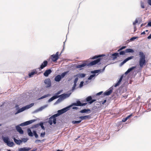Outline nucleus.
Returning a JSON list of instances; mask_svg holds the SVG:
<instances>
[{"label":"nucleus","mask_w":151,"mask_h":151,"mask_svg":"<svg viewBox=\"0 0 151 151\" xmlns=\"http://www.w3.org/2000/svg\"><path fill=\"white\" fill-rule=\"evenodd\" d=\"M147 3L149 5L151 6V0H148Z\"/></svg>","instance_id":"69168bd1"},{"label":"nucleus","mask_w":151,"mask_h":151,"mask_svg":"<svg viewBox=\"0 0 151 151\" xmlns=\"http://www.w3.org/2000/svg\"><path fill=\"white\" fill-rule=\"evenodd\" d=\"M125 52V50H123V51H120V52H119V54L120 55H124L125 54V53H126Z\"/></svg>","instance_id":"79ce46f5"},{"label":"nucleus","mask_w":151,"mask_h":151,"mask_svg":"<svg viewBox=\"0 0 151 151\" xmlns=\"http://www.w3.org/2000/svg\"><path fill=\"white\" fill-rule=\"evenodd\" d=\"M136 67H137L136 66H134L132 67L131 68H129L125 72V74L126 75H127L129 73H130L131 71H132V70H133L134 69L136 68Z\"/></svg>","instance_id":"dca6fc26"},{"label":"nucleus","mask_w":151,"mask_h":151,"mask_svg":"<svg viewBox=\"0 0 151 151\" xmlns=\"http://www.w3.org/2000/svg\"><path fill=\"white\" fill-rule=\"evenodd\" d=\"M44 83L46 85V87L47 88L50 87L51 86V83L50 79L47 78L45 79L44 81Z\"/></svg>","instance_id":"1a4fd4ad"},{"label":"nucleus","mask_w":151,"mask_h":151,"mask_svg":"<svg viewBox=\"0 0 151 151\" xmlns=\"http://www.w3.org/2000/svg\"><path fill=\"white\" fill-rule=\"evenodd\" d=\"M151 27V21L148 23L147 24V25L146 27Z\"/></svg>","instance_id":"052dcab7"},{"label":"nucleus","mask_w":151,"mask_h":151,"mask_svg":"<svg viewBox=\"0 0 151 151\" xmlns=\"http://www.w3.org/2000/svg\"><path fill=\"white\" fill-rule=\"evenodd\" d=\"M134 57L133 56H131L130 57H129L126 59H125V60L126 61V62H127L128 60H130L133 58Z\"/></svg>","instance_id":"c03bdc74"},{"label":"nucleus","mask_w":151,"mask_h":151,"mask_svg":"<svg viewBox=\"0 0 151 151\" xmlns=\"http://www.w3.org/2000/svg\"><path fill=\"white\" fill-rule=\"evenodd\" d=\"M78 80V78L77 77L75 78L74 81V84L72 87V91H73L75 89V88L77 85V83Z\"/></svg>","instance_id":"4468645a"},{"label":"nucleus","mask_w":151,"mask_h":151,"mask_svg":"<svg viewBox=\"0 0 151 151\" xmlns=\"http://www.w3.org/2000/svg\"><path fill=\"white\" fill-rule=\"evenodd\" d=\"M106 99L104 100V101H101L100 102L101 104L102 105H103L106 102Z\"/></svg>","instance_id":"6e6d98bb"},{"label":"nucleus","mask_w":151,"mask_h":151,"mask_svg":"<svg viewBox=\"0 0 151 151\" xmlns=\"http://www.w3.org/2000/svg\"><path fill=\"white\" fill-rule=\"evenodd\" d=\"M86 66H87V64L83 63L81 64L77 65L76 67V68H81L83 67H84Z\"/></svg>","instance_id":"393cba45"},{"label":"nucleus","mask_w":151,"mask_h":151,"mask_svg":"<svg viewBox=\"0 0 151 151\" xmlns=\"http://www.w3.org/2000/svg\"><path fill=\"white\" fill-rule=\"evenodd\" d=\"M141 6L142 8H145V4L142 1H141Z\"/></svg>","instance_id":"49530a36"},{"label":"nucleus","mask_w":151,"mask_h":151,"mask_svg":"<svg viewBox=\"0 0 151 151\" xmlns=\"http://www.w3.org/2000/svg\"><path fill=\"white\" fill-rule=\"evenodd\" d=\"M138 37H132V38H131L130 39V41H134V40L136 39H137L138 38Z\"/></svg>","instance_id":"a18cd8bd"},{"label":"nucleus","mask_w":151,"mask_h":151,"mask_svg":"<svg viewBox=\"0 0 151 151\" xmlns=\"http://www.w3.org/2000/svg\"><path fill=\"white\" fill-rule=\"evenodd\" d=\"M58 98V96H57L56 95H54L50 99L48 100V102H50L52 101H53L54 99Z\"/></svg>","instance_id":"c756f323"},{"label":"nucleus","mask_w":151,"mask_h":151,"mask_svg":"<svg viewBox=\"0 0 151 151\" xmlns=\"http://www.w3.org/2000/svg\"><path fill=\"white\" fill-rule=\"evenodd\" d=\"M47 105H44L43 106H41L39 108L36 109L35 110L34 112V113H37L39 111H42L43 109H45L47 106Z\"/></svg>","instance_id":"9b49d317"},{"label":"nucleus","mask_w":151,"mask_h":151,"mask_svg":"<svg viewBox=\"0 0 151 151\" xmlns=\"http://www.w3.org/2000/svg\"><path fill=\"white\" fill-rule=\"evenodd\" d=\"M39 124H38L34 125L32 127V128H37L39 126Z\"/></svg>","instance_id":"8fccbe9b"},{"label":"nucleus","mask_w":151,"mask_h":151,"mask_svg":"<svg viewBox=\"0 0 151 151\" xmlns=\"http://www.w3.org/2000/svg\"><path fill=\"white\" fill-rule=\"evenodd\" d=\"M112 56L111 57V58H112V60H115L117 57H119V53L118 52H115L112 54L111 55Z\"/></svg>","instance_id":"a211bd4d"},{"label":"nucleus","mask_w":151,"mask_h":151,"mask_svg":"<svg viewBox=\"0 0 151 151\" xmlns=\"http://www.w3.org/2000/svg\"><path fill=\"white\" fill-rule=\"evenodd\" d=\"M147 39H151V33L150 35L147 37Z\"/></svg>","instance_id":"774afa93"},{"label":"nucleus","mask_w":151,"mask_h":151,"mask_svg":"<svg viewBox=\"0 0 151 151\" xmlns=\"http://www.w3.org/2000/svg\"><path fill=\"white\" fill-rule=\"evenodd\" d=\"M37 73V71L35 70V71L33 70L32 72L29 73V77H31L33 75Z\"/></svg>","instance_id":"c85d7f7f"},{"label":"nucleus","mask_w":151,"mask_h":151,"mask_svg":"<svg viewBox=\"0 0 151 151\" xmlns=\"http://www.w3.org/2000/svg\"><path fill=\"white\" fill-rule=\"evenodd\" d=\"M50 95L49 94H47L44 95L43 96H41L39 99H43L44 98H45L46 97H48L49 96H50Z\"/></svg>","instance_id":"a19ab883"},{"label":"nucleus","mask_w":151,"mask_h":151,"mask_svg":"<svg viewBox=\"0 0 151 151\" xmlns=\"http://www.w3.org/2000/svg\"><path fill=\"white\" fill-rule=\"evenodd\" d=\"M101 69H98V70H94V71H95V74L99 72H100V71H101Z\"/></svg>","instance_id":"5fc2aeb1"},{"label":"nucleus","mask_w":151,"mask_h":151,"mask_svg":"<svg viewBox=\"0 0 151 151\" xmlns=\"http://www.w3.org/2000/svg\"><path fill=\"white\" fill-rule=\"evenodd\" d=\"M132 116V114H131L127 116L125 118H123L122 119V121L123 122H125L128 119H129Z\"/></svg>","instance_id":"473e14b6"},{"label":"nucleus","mask_w":151,"mask_h":151,"mask_svg":"<svg viewBox=\"0 0 151 151\" xmlns=\"http://www.w3.org/2000/svg\"><path fill=\"white\" fill-rule=\"evenodd\" d=\"M69 72V71H66L65 72H64L63 73H62L60 75V76L61 77V78L62 79L63 78H64L65 76Z\"/></svg>","instance_id":"2f4dec72"},{"label":"nucleus","mask_w":151,"mask_h":151,"mask_svg":"<svg viewBox=\"0 0 151 151\" xmlns=\"http://www.w3.org/2000/svg\"><path fill=\"white\" fill-rule=\"evenodd\" d=\"M60 115L58 113L51 116L49 118L48 123L50 125H52V124H55L56 123V117Z\"/></svg>","instance_id":"7ed1b4c3"},{"label":"nucleus","mask_w":151,"mask_h":151,"mask_svg":"<svg viewBox=\"0 0 151 151\" xmlns=\"http://www.w3.org/2000/svg\"><path fill=\"white\" fill-rule=\"evenodd\" d=\"M59 52H57L55 54H53L51 56V58L52 61L53 62H55L57 61L59 58L58 55Z\"/></svg>","instance_id":"20e7f679"},{"label":"nucleus","mask_w":151,"mask_h":151,"mask_svg":"<svg viewBox=\"0 0 151 151\" xmlns=\"http://www.w3.org/2000/svg\"><path fill=\"white\" fill-rule=\"evenodd\" d=\"M76 104L77 105V106H81V101H76Z\"/></svg>","instance_id":"de8ad7c7"},{"label":"nucleus","mask_w":151,"mask_h":151,"mask_svg":"<svg viewBox=\"0 0 151 151\" xmlns=\"http://www.w3.org/2000/svg\"><path fill=\"white\" fill-rule=\"evenodd\" d=\"M7 145L10 147H12L14 145V144L13 142H11L10 141L6 144Z\"/></svg>","instance_id":"72a5a7b5"},{"label":"nucleus","mask_w":151,"mask_h":151,"mask_svg":"<svg viewBox=\"0 0 151 151\" xmlns=\"http://www.w3.org/2000/svg\"><path fill=\"white\" fill-rule=\"evenodd\" d=\"M39 126H40L41 127L42 129H45V128L43 125V123L42 122H40L39 123Z\"/></svg>","instance_id":"37998d69"},{"label":"nucleus","mask_w":151,"mask_h":151,"mask_svg":"<svg viewBox=\"0 0 151 151\" xmlns=\"http://www.w3.org/2000/svg\"><path fill=\"white\" fill-rule=\"evenodd\" d=\"M86 101L89 104H91L93 103L96 101V100L95 99H92L91 96H89L86 98Z\"/></svg>","instance_id":"0eeeda50"},{"label":"nucleus","mask_w":151,"mask_h":151,"mask_svg":"<svg viewBox=\"0 0 151 151\" xmlns=\"http://www.w3.org/2000/svg\"><path fill=\"white\" fill-rule=\"evenodd\" d=\"M27 132L28 135L30 137H32L33 136V134L31 130L29 129L28 128L27 129Z\"/></svg>","instance_id":"7c9ffc66"},{"label":"nucleus","mask_w":151,"mask_h":151,"mask_svg":"<svg viewBox=\"0 0 151 151\" xmlns=\"http://www.w3.org/2000/svg\"><path fill=\"white\" fill-rule=\"evenodd\" d=\"M113 88L112 87H111L108 90L104 92L103 95L105 96H109L110 95L112 92Z\"/></svg>","instance_id":"423d86ee"},{"label":"nucleus","mask_w":151,"mask_h":151,"mask_svg":"<svg viewBox=\"0 0 151 151\" xmlns=\"http://www.w3.org/2000/svg\"><path fill=\"white\" fill-rule=\"evenodd\" d=\"M36 121L35 119L31 120L29 121H27L24 122L23 123H22L19 124L18 125L19 127L20 126H24L29 124L33 122H35Z\"/></svg>","instance_id":"39448f33"},{"label":"nucleus","mask_w":151,"mask_h":151,"mask_svg":"<svg viewBox=\"0 0 151 151\" xmlns=\"http://www.w3.org/2000/svg\"><path fill=\"white\" fill-rule=\"evenodd\" d=\"M73 106H77V105L76 104V103H72L71 105L67 106L68 108L69 109V110L70 109V108Z\"/></svg>","instance_id":"58836bf2"},{"label":"nucleus","mask_w":151,"mask_h":151,"mask_svg":"<svg viewBox=\"0 0 151 151\" xmlns=\"http://www.w3.org/2000/svg\"><path fill=\"white\" fill-rule=\"evenodd\" d=\"M51 72L52 70L50 69L47 70L44 73V75L45 77H47Z\"/></svg>","instance_id":"6ab92c4d"},{"label":"nucleus","mask_w":151,"mask_h":151,"mask_svg":"<svg viewBox=\"0 0 151 151\" xmlns=\"http://www.w3.org/2000/svg\"><path fill=\"white\" fill-rule=\"evenodd\" d=\"M106 65L104 66L102 70H101V71H100V72H102V73L104 71L105 68L106 67Z\"/></svg>","instance_id":"bf43d9fd"},{"label":"nucleus","mask_w":151,"mask_h":151,"mask_svg":"<svg viewBox=\"0 0 151 151\" xmlns=\"http://www.w3.org/2000/svg\"><path fill=\"white\" fill-rule=\"evenodd\" d=\"M26 109V107H25V106H23V107H22V108H21V109L18 110V111H17V112H16L15 113V114H17L21 112L24 111Z\"/></svg>","instance_id":"5701e85b"},{"label":"nucleus","mask_w":151,"mask_h":151,"mask_svg":"<svg viewBox=\"0 0 151 151\" xmlns=\"http://www.w3.org/2000/svg\"><path fill=\"white\" fill-rule=\"evenodd\" d=\"M62 92V91H58L56 93L55 95H56L57 96H59V95H58L59 94H60Z\"/></svg>","instance_id":"3c124183"},{"label":"nucleus","mask_w":151,"mask_h":151,"mask_svg":"<svg viewBox=\"0 0 151 151\" xmlns=\"http://www.w3.org/2000/svg\"><path fill=\"white\" fill-rule=\"evenodd\" d=\"M103 92V91H100V92L97 93L96 94V95L97 96H99V95H101L102 94Z\"/></svg>","instance_id":"680f3d73"},{"label":"nucleus","mask_w":151,"mask_h":151,"mask_svg":"<svg viewBox=\"0 0 151 151\" xmlns=\"http://www.w3.org/2000/svg\"><path fill=\"white\" fill-rule=\"evenodd\" d=\"M126 53H133L134 52V50L131 49H127L125 50Z\"/></svg>","instance_id":"f704fd0d"},{"label":"nucleus","mask_w":151,"mask_h":151,"mask_svg":"<svg viewBox=\"0 0 151 151\" xmlns=\"http://www.w3.org/2000/svg\"><path fill=\"white\" fill-rule=\"evenodd\" d=\"M81 122V120H79L78 121H73L72 122V124H78L80 123Z\"/></svg>","instance_id":"ea45409f"},{"label":"nucleus","mask_w":151,"mask_h":151,"mask_svg":"<svg viewBox=\"0 0 151 151\" xmlns=\"http://www.w3.org/2000/svg\"><path fill=\"white\" fill-rule=\"evenodd\" d=\"M26 109V107H25V106H23V107H22V108H21V109L18 110V111H17V112H16L15 113V114H17L21 112L24 111Z\"/></svg>","instance_id":"4be33fe9"},{"label":"nucleus","mask_w":151,"mask_h":151,"mask_svg":"<svg viewBox=\"0 0 151 151\" xmlns=\"http://www.w3.org/2000/svg\"><path fill=\"white\" fill-rule=\"evenodd\" d=\"M91 115H85L84 116H81L79 117V118L81 119V121L82 120H86L88 119L91 118Z\"/></svg>","instance_id":"ddd939ff"},{"label":"nucleus","mask_w":151,"mask_h":151,"mask_svg":"<svg viewBox=\"0 0 151 151\" xmlns=\"http://www.w3.org/2000/svg\"><path fill=\"white\" fill-rule=\"evenodd\" d=\"M123 75H122L121 76L120 78H119V80L115 84V85L114 86L115 87H116L120 85L121 82L123 79Z\"/></svg>","instance_id":"f3484780"},{"label":"nucleus","mask_w":151,"mask_h":151,"mask_svg":"<svg viewBox=\"0 0 151 151\" xmlns=\"http://www.w3.org/2000/svg\"><path fill=\"white\" fill-rule=\"evenodd\" d=\"M58 96V98L59 97H60L58 100H57L55 103L54 104V105H55L56 104H57L60 103L62 102L63 100V99L61 96Z\"/></svg>","instance_id":"aec40b11"},{"label":"nucleus","mask_w":151,"mask_h":151,"mask_svg":"<svg viewBox=\"0 0 151 151\" xmlns=\"http://www.w3.org/2000/svg\"><path fill=\"white\" fill-rule=\"evenodd\" d=\"M90 111L91 110L89 109H84L81 110V111H80V112L82 113H87L88 111Z\"/></svg>","instance_id":"cd10ccee"},{"label":"nucleus","mask_w":151,"mask_h":151,"mask_svg":"<svg viewBox=\"0 0 151 151\" xmlns=\"http://www.w3.org/2000/svg\"><path fill=\"white\" fill-rule=\"evenodd\" d=\"M34 104V103H31L29 105H28L25 106V107H26V109H29L31 107H32L33 106Z\"/></svg>","instance_id":"c9c22d12"},{"label":"nucleus","mask_w":151,"mask_h":151,"mask_svg":"<svg viewBox=\"0 0 151 151\" xmlns=\"http://www.w3.org/2000/svg\"><path fill=\"white\" fill-rule=\"evenodd\" d=\"M127 62L125 60H124L123 62H122L120 64V66H122V65L124 64L125 63Z\"/></svg>","instance_id":"603ef678"},{"label":"nucleus","mask_w":151,"mask_h":151,"mask_svg":"<svg viewBox=\"0 0 151 151\" xmlns=\"http://www.w3.org/2000/svg\"><path fill=\"white\" fill-rule=\"evenodd\" d=\"M40 142V140H39V139H37L36 140H35V143H38V142Z\"/></svg>","instance_id":"e2e57ef3"},{"label":"nucleus","mask_w":151,"mask_h":151,"mask_svg":"<svg viewBox=\"0 0 151 151\" xmlns=\"http://www.w3.org/2000/svg\"><path fill=\"white\" fill-rule=\"evenodd\" d=\"M87 104V103H81V106H85Z\"/></svg>","instance_id":"0e129e2a"},{"label":"nucleus","mask_w":151,"mask_h":151,"mask_svg":"<svg viewBox=\"0 0 151 151\" xmlns=\"http://www.w3.org/2000/svg\"><path fill=\"white\" fill-rule=\"evenodd\" d=\"M139 65L140 68H142L143 66L146 64V61L145 60V55L142 51L139 52Z\"/></svg>","instance_id":"f03ea898"},{"label":"nucleus","mask_w":151,"mask_h":151,"mask_svg":"<svg viewBox=\"0 0 151 151\" xmlns=\"http://www.w3.org/2000/svg\"><path fill=\"white\" fill-rule=\"evenodd\" d=\"M16 129L18 132L20 134H22L24 133V131L19 125H17L15 127Z\"/></svg>","instance_id":"2eb2a0df"},{"label":"nucleus","mask_w":151,"mask_h":151,"mask_svg":"<svg viewBox=\"0 0 151 151\" xmlns=\"http://www.w3.org/2000/svg\"><path fill=\"white\" fill-rule=\"evenodd\" d=\"M45 135V132H44L43 133H42L40 134V137H44Z\"/></svg>","instance_id":"864d4df0"},{"label":"nucleus","mask_w":151,"mask_h":151,"mask_svg":"<svg viewBox=\"0 0 151 151\" xmlns=\"http://www.w3.org/2000/svg\"><path fill=\"white\" fill-rule=\"evenodd\" d=\"M13 139L14 142L16 144L18 145H20L21 143L22 142V140L20 139H17L15 137H14Z\"/></svg>","instance_id":"b1692460"},{"label":"nucleus","mask_w":151,"mask_h":151,"mask_svg":"<svg viewBox=\"0 0 151 151\" xmlns=\"http://www.w3.org/2000/svg\"><path fill=\"white\" fill-rule=\"evenodd\" d=\"M95 74H93L92 75H91L88 78V80H91L93 79V78H95L94 77L95 76Z\"/></svg>","instance_id":"4c0bfd02"},{"label":"nucleus","mask_w":151,"mask_h":151,"mask_svg":"<svg viewBox=\"0 0 151 151\" xmlns=\"http://www.w3.org/2000/svg\"><path fill=\"white\" fill-rule=\"evenodd\" d=\"M71 94V93H64L60 95L59 96H61L63 99L64 100V99L69 97Z\"/></svg>","instance_id":"f8f14e48"},{"label":"nucleus","mask_w":151,"mask_h":151,"mask_svg":"<svg viewBox=\"0 0 151 151\" xmlns=\"http://www.w3.org/2000/svg\"><path fill=\"white\" fill-rule=\"evenodd\" d=\"M86 75L85 73H80L78 74H76V75H75L74 76V77H78L79 78H84L85 77Z\"/></svg>","instance_id":"bb28decb"},{"label":"nucleus","mask_w":151,"mask_h":151,"mask_svg":"<svg viewBox=\"0 0 151 151\" xmlns=\"http://www.w3.org/2000/svg\"><path fill=\"white\" fill-rule=\"evenodd\" d=\"M69 109L68 108L67 106L63 109H61L58 110V113L60 115L62 114L65 113Z\"/></svg>","instance_id":"6e6552de"},{"label":"nucleus","mask_w":151,"mask_h":151,"mask_svg":"<svg viewBox=\"0 0 151 151\" xmlns=\"http://www.w3.org/2000/svg\"><path fill=\"white\" fill-rule=\"evenodd\" d=\"M84 82L83 81H82L81 82L80 84L79 87L80 88H81L82 87L83 85Z\"/></svg>","instance_id":"09e8293b"},{"label":"nucleus","mask_w":151,"mask_h":151,"mask_svg":"<svg viewBox=\"0 0 151 151\" xmlns=\"http://www.w3.org/2000/svg\"><path fill=\"white\" fill-rule=\"evenodd\" d=\"M62 78L60 76V75H58L55 78L54 80L55 81L57 82H60Z\"/></svg>","instance_id":"a878e982"},{"label":"nucleus","mask_w":151,"mask_h":151,"mask_svg":"<svg viewBox=\"0 0 151 151\" xmlns=\"http://www.w3.org/2000/svg\"><path fill=\"white\" fill-rule=\"evenodd\" d=\"M138 23V20L137 19H136L135 21L133 23V24L134 25H135L136 24Z\"/></svg>","instance_id":"4d7b16f0"},{"label":"nucleus","mask_w":151,"mask_h":151,"mask_svg":"<svg viewBox=\"0 0 151 151\" xmlns=\"http://www.w3.org/2000/svg\"><path fill=\"white\" fill-rule=\"evenodd\" d=\"M4 142L7 144L9 141V139L8 137H4L3 138Z\"/></svg>","instance_id":"e433bc0d"},{"label":"nucleus","mask_w":151,"mask_h":151,"mask_svg":"<svg viewBox=\"0 0 151 151\" xmlns=\"http://www.w3.org/2000/svg\"><path fill=\"white\" fill-rule=\"evenodd\" d=\"M126 46H122V47L120 48L121 49V50H122L123 49H124L125 48H126Z\"/></svg>","instance_id":"338daca9"},{"label":"nucleus","mask_w":151,"mask_h":151,"mask_svg":"<svg viewBox=\"0 0 151 151\" xmlns=\"http://www.w3.org/2000/svg\"><path fill=\"white\" fill-rule=\"evenodd\" d=\"M105 55L104 54H102L99 55H96L93 56L91 58V59H97L95 60L91 61L89 63L87 64V66H92L98 63H99L101 59V58H100L104 56Z\"/></svg>","instance_id":"f257e3e1"},{"label":"nucleus","mask_w":151,"mask_h":151,"mask_svg":"<svg viewBox=\"0 0 151 151\" xmlns=\"http://www.w3.org/2000/svg\"><path fill=\"white\" fill-rule=\"evenodd\" d=\"M27 139L24 138L23 139H22V142H27Z\"/></svg>","instance_id":"13d9d810"},{"label":"nucleus","mask_w":151,"mask_h":151,"mask_svg":"<svg viewBox=\"0 0 151 151\" xmlns=\"http://www.w3.org/2000/svg\"><path fill=\"white\" fill-rule=\"evenodd\" d=\"M31 149L30 147H24L19 148L18 151H28Z\"/></svg>","instance_id":"412c9836"},{"label":"nucleus","mask_w":151,"mask_h":151,"mask_svg":"<svg viewBox=\"0 0 151 151\" xmlns=\"http://www.w3.org/2000/svg\"><path fill=\"white\" fill-rule=\"evenodd\" d=\"M48 62L47 61L45 60L44 61V62L42 63L40 65V67L39 68V69L40 70L44 68L45 67H46L47 65Z\"/></svg>","instance_id":"9d476101"}]
</instances>
